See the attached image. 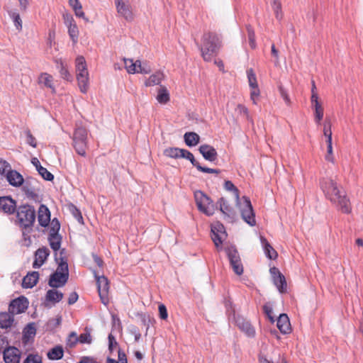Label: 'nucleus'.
<instances>
[{
    "mask_svg": "<svg viewBox=\"0 0 363 363\" xmlns=\"http://www.w3.org/2000/svg\"><path fill=\"white\" fill-rule=\"evenodd\" d=\"M37 171L45 180L52 182L54 179V175L45 167H40Z\"/></svg>",
    "mask_w": 363,
    "mask_h": 363,
    "instance_id": "nucleus-46",
    "label": "nucleus"
},
{
    "mask_svg": "<svg viewBox=\"0 0 363 363\" xmlns=\"http://www.w3.org/2000/svg\"><path fill=\"white\" fill-rule=\"evenodd\" d=\"M182 150L179 147H168L164 150L163 155L170 158H181L179 154H182Z\"/></svg>",
    "mask_w": 363,
    "mask_h": 363,
    "instance_id": "nucleus-40",
    "label": "nucleus"
},
{
    "mask_svg": "<svg viewBox=\"0 0 363 363\" xmlns=\"http://www.w3.org/2000/svg\"><path fill=\"white\" fill-rule=\"evenodd\" d=\"M125 68L129 74H135L139 69V62L136 60L133 62L132 59H124Z\"/></svg>",
    "mask_w": 363,
    "mask_h": 363,
    "instance_id": "nucleus-41",
    "label": "nucleus"
},
{
    "mask_svg": "<svg viewBox=\"0 0 363 363\" xmlns=\"http://www.w3.org/2000/svg\"><path fill=\"white\" fill-rule=\"evenodd\" d=\"M160 318L162 320H166L168 317L167 310L164 304L159 305L158 307Z\"/></svg>",
    "mask_w": 363,
    "mask_h": 363,
    "instance_id": "nucleus-60",
    "label": "nucleus"
},
{
    "mask_svg": "<svg viewBox=\"0 0 363 363\" xmlns=\"http://www.w3.org/2000/svg\"><path fill=\"white\" fill-rule=\"evenodd\" d=\"M37 183V179L33 177H28L24 180L22 190L28 198L33 200L38 199V195L35 192V184Z\"/></svg>",
    "mask_w": 363,
    "mask_h": 363,
    "instance_id": "nucleus-14",
    "label": "nucleus"
},
{
    "mask_svg": "<svg viewBox=\"0 0 363 363\" xmlns=\"http://www.w3.org/2000/svg\"><path fill=\"white\" fill-rule=\"evenodd\" d=\"M224 188L229 191H232L235 196L237 205L239 207L241 218L250 226L256 225L255 213L251 203V201L247 196H242V201L240 200L239 189L233 184L231 181L225 182Z\"/></svg>",
    "mask_w": 363,
    "mask_h": 363,
    "instance_id": "nucleus-3",
    "label": "nucleus"
},
{
    "mask_svg": "<svg viewBox=\"0 0 363 363\" xmlns=\"http://www.w3.org/2000/svg\"><path fill=\"white\" fill-rule=\"evenodd\" d=\"M2 352L5 363H19L21 352L17 347L9 346Z\"/></svg>",
    "mask_w": 363,
    "mask_h": 363,
    "instance_id": "nucleus-13",
    "label": "nucleus"
},
{
    "mask_svg": "<svg viewBox=\"0 0 363 363\" xmlns=\"http://www.w3.org/2000/svg\"><path fill=\"white\" fill-rule=\"evenodd\" d=\"M79 342L82 344H91L92 342V337L90 334V330L86 328L85 332L84 333L80 334V335L78 337H76V339L74 340L73 342L69 344L70 347H73L75 345V344Z\"/></svg>",
    "mask_w": 363,
    "mask_h": 363,
    "instance_id": "nucleus-34",
    "label": "nucleus"
},
{
    "mask_svg": "<svg viewBox=\"0 0 363 363\" xmlns=\"http://www.w3.org/2000/svg\"><path fill=\"white\" fill-rule=\"evenodd\" d=\"M261 243L263 246L264 254L270 259H275L278 257V254L277 251L272 247V246L269 244L267 240L261 236L260 238Z\"/></svg>",
    "mask_w": 363,
    "mask_h": 363,
    "instance_id": "nucleus-27",
    "label": "nucleus"
},
{
    "mask_svg": "<svg viewBox=\"0 0 363 363\" xmlns=\"http://www.w3.org/2000/svg\"><path fill=\"white\" fill-rule=\"evenodd\" d=\"M9 170H11L10 164L5 160H0V174H4Z\"/></svg>",
    "mask_w": 363,
    "mask_h": 363,
    "instance_id": "nucleus-58",
    "label": "nucleus"
},
{
    "mask_svg": "<svg viewBox=\"0 0 363 363\" xmlns=\"http://www.w3.org/2000/svg\"><path fill=\"white\" fill-rule=\"evenodd\" d=\"M179 156L181 158H185L189 160L192 165L198 170L199 169V166H201V164L195 160L194 155L187 150L183 149L182 154H179Z\"/></svg>",
    "mask_w": 363,
    "mask_h": 363,
    "instance_id": "nucleus-38",
    "label": "nucleus"
},
{
    "mask_svg": "<svg viewBox=\"0 0 363 363\" xmlns=\"http://www.w3.org/2000/svg\"><path fill=\"white\" fill-rule=\"evenodd\" d=\"M13 315L11 314L9 312H2L0 313V328L4 329H7L12 325L13 322Z\"/></svg>",
    "mask_w": 363,
    "mask_h": 363,
    "instance_id": "nucleus-30",
    "label": "nucleus"
},
{
    "mask_svg": "<svg viewBox=\"0 0 363 363\" xmlns=\"http://www.w3.org/2000/svg\"><path fill=\"white\" fill-rule=\"evenodd\" d=\"M87 69L86 62L83 56H78L76 58V72Z\"/></svg>",
    "mask_w": 363,
    "mask_h": 363,
    "instance_id": "nucleus-50",
    "label": "nucleus"
},
{
    "mask_svg": "<svg viewBox=\"0 0 363 363\" xmlns=\"http://www.w3.org/2000/svg\"><path fill=\"white\" fill-rule=\"evenodd\" d=\"M36 334V328L34 323H28L23 331V342H27L30 338L34 337Z\"/></svg>",
    "mask_w": 363,
    "mask_h": 363,
    "instance_id": "nucleus-33",
    "label": "nucleus"
},
{
    "mask_svg": "<svg viewBox=\"0 0 363 363\" xmlns=\"http://www.w3.org/2000/svg\"><path fill=\"white\" fill-rule=\"evenodd\" d=\"M9 16L13 20L15 27L18 30H22V21L19 13L16 10L9 11Z\"/></svg>",
    "mask_w": 363,
    "mask_h": 363,
    "instance_id": "nucleus-39",
    "label": "nucleus"
},
{
    "mask_svg": "<svg viewBox=\"0 0 363 363\" xmlns=\"http://www.w3.org/2000/svg\"><path fill=\"white\" fill-rule=\"evenodd\" d=\"M97 291L100 297L101 301L105 306L109 303L108 291H109V281L105 276L96 277Z\"/></svg>",
    "mask_w": 363,
    "mask_h": 363,
    "instance_id": "nucleus-8",
    "label": "nucleus"
},
{
    "mask_svg": "<svg viewBox=\"0 0 363 363\" xmlns=\"http://www.w3.org/2000/svg\"><path fill=\"white\" fill-rule=\"evenodd\" d=\"M38 220L42 227H47L50 221V212L44 204H41L38 209Z\"/></svg>",
    "mask_w": 363,
    "mask_h": 363,
    "instance_id": "nucleus-22",
    "label": "nucleus"
},
{
    "mask_svg": "<svg viewBox=\"0 0 363 363\" xmlns=\"http://www.w3.org/2000/svg\"><path fill=\"white\" fill-rule=\"evenodd\" d=\"M269 271L272 276L273 283L279 291L281 294L286 292L287 285L285 277L275 267H271Z\"/></svg>",
    "mask_w": 363,
    "mask_h": 363,
    "instance_id": "nucleus-10",
    "label": "nucleus"
},
{
    "mask_svg": "<svg viewBox=\"0 0 363 363\" xmlns=\"http://www.w3.org/2000/svg\"><path fill=\"white\" fill-rule=\"evenodd\" d=\"M118 13L123 16L127 21L133 19V14L128 4H125L123 0H115Z\"/></svg>",
    "mask_w": 363,
    "mask_h": 363,
    "instance_id": "nucleus-23",
    "label": "nucleus"
},
{
    "mask_svg": "<svg viewBox=\"0 0 363 363\" xmlns=\"http://www.w3.org/2000/svg\"><path fill=\"white\" fill-rule=\"evenodd\" d=\"M23 363H42V357L37 354H29Z\"/></svg>",
    "mask_w": 363,
    "mask_h": 363,
    "instance_id": "nucleus-53",
    "label": "nucleus"
},
{
    "mask_svg": "<svg viewBox=\"0 0 363 363\" xmlns=\"http://www.w3.org/2000/svg\"><path fill=\"white\" fill-rule=\"evenodd\" d=\"M26 143L30 145V146L35 147L37 145L35 138L32 135L31 132L28 130L26 131Z\"/></svg>",
    "mask_w": 363,
    "mask_h": 363,
    "instance_id": "nucleus-56",
    "label": "nucleus"
},
{
    "mask_svg": "<svg viewBox=\"0 0 363 363\" xmlns=\"http://www.w3.org/2000/svg\"><path fill=\"white\" fill-rule=\"evenodd\" d=\"M219 233H225L224 226L221 223H218L217 227L214 226L211 228V239L217 248H218L223 243V240L220 236Z\"/></svg>",
    "mask_w": 363,
    "mask_h": 363,
    "instance_id": "nucleus-26",
    "label": "nucleus"
},
{
    "mask_svg": "<svg viewBox=\"0 0 363 363\" xmlns=\"http://www.w3.org/2000/svg\"><path fill=\"white\" fill-rule=\"evenodd\" d=\"M234 321L235 325L239 328V329L245 333V334L249 337H254L255 336V328L251 325V323L246 320L243 317L240 315L235 316L234 318Z\"/></svg>",
    "mask_w": 363,
    "mask_h": 363,
    "instance_id": "nucleus-11",
    "label": "nucleus"
},
{
    "mask_svg": "<svg viewBox=\"0 0 363 363\" xmlns=\"http://www.w3.org/2000/svg\"><path fill=\"white\" fill-rule=\"evenodd\" d=\"M320 186L327 199L341 211L342 213L349 214L352 211L350 201L345 191L340 190L335 182L330 179H322Z\"/></svg>",
    "mask_w": 363,
    "mask_h": 363,
    "instance_id": "nucleus-2",
    "label": "nucleus"
},
{
    "mask_svg": "<svg viewBox=\"0 0 363 363\" xmlns=\"http://www.w3.org/2000/svg\"><path fill=\"white\" fill-rule=\"evenodd\" d=\"M247 79L249 82V85L251 88H257L258 86L257 82L256 75L252 69H250L247 70Z\"/></svg>",
    "mask_w": 363,
    "mask_h": 363,
    "instance_id": "nucleus-47",
    "label": "nucleus"
},
{
    "mask_svg": "<svg viewBox=\"0 0 363 363\" xmlns=\"http://www.w3.org/2000/svg\"><path fill=\"white\" fill-rule=\"evenodd\" d=\"M199 151L202 155L203 158L208 162H214L218 159V153L216 150L210 145H201L199 147Z\"/></svg>",
    "mask_w": 363,
    "mask_h": 363,
    "instance_id": "nucleus-17",
    "label": "nucleus"
},
{
    "mask_svg": "<svg viewBox=\"0 0 363 363\" xmlns=\"http://www.w3.org/2000/svg\"><path fill=\"white\" fill-rule=\"evenodd\" d=\"M199 172H203V173H214V174H219L220 172V169H212L206 167L199 166Z\"/></svg>",
    "mask_w": 363,
    "mask_h": 363,
    "instance_id": "nucleus-63",
    "label": "nucleus"
},
{
    "mask_svg": "<svg viewBox=\"0 0 363 363\" xmlns=\"http://www.w3.org/2000/svg\"><path fill=\"white\" fill-rule=\"evenodd\" d=\"M77 79L81 92L85 94L89 88V72L87 69L77 71Z\"/></svg>",
    "mask_w": 363,
    "mask_h": 363,
    "instance_id": "nucleus-19",
    "label": "nucleus"
},
{
    "mask_svg": "<svg viewBox=\"0 0 363 363\" xmlns=\"http://www.w3.org/2000/svg\"><path fill=\"white\" fill-rule=\"evenodd\" d=\"M55 63L61 77L67 81H71L72 77L68 70L67 65L65 64L62 60H56Z\"/></svg>",
    "mask_w": 363,
    "mask_h": 363,
    "instance_id": "nucleus-28",
    "label": "nucleus"
},
{
    "mask_svg": "<svg viewBox=\"0 0 363 363\" xmlns=\"http://www.w3.org/2000/svg\"><path fill=\"white\" fill-rule=\"evenodd\" d=\"M60 229V223L57 218H55L52 220L50 223V228L49 235L52 238H56L59 235V230Z\"/></svg>",
    "mask_w": 363,
    "mask_h": 363,
    "instance_id": "nucleus-43",
    "label": "nucleus"
},
{
    "mask_svg": "<svg viewBox=\"0 0 363 363\" xmlns=\"http://www.w3.org/2000/svg\"><path fill=\"white\" fill-rule=\"evenodd\" d=\"M108 350L111 352H113L114 347L118 345V342H116L114 336L110 333L108 337Z\"/></svg>",
    "mask_w": 363,
    "mask_h": 363,
    "instance_id": "nucleus-59",
    "label": "nucleus"
},
{
    "mask_svg": "<svg viewBox=\"0 0 363 363\" xmlns=\"http://www.w3.org/2000/svg\"><path fill=\"white\" fill-rule=\"evenodd\" d=\"M69 210L72 213V216L80 224H84V219L80 210L74 204L70 203L69 206Z\"/></svg>",
    "mask_w": 363,
    "mask_h": 363,
    "instance_id": "nucleus-45",
    "label": "nucleus"
},
{
    "mask_svg": "<svg viewBox=\"0 0 363 363\" xmlns=\"http://www.w3.org/2000/svg\"><path fill=\"white\" fill-rule=\"evenodd\" d=\"M323 133L327 138L326 140H332L331 123L330 120H325L324 123Z\"/></svg>",
    "mask_w": 363,
    "mask_h": 363,
    "instance_id": "nucleus-51",
    "label": "nucleus"
},
{
    "mask_svg": "<svg viewBox=\"0 0 363 363\" xmlns=\"http://www.w3.org/2000/svg\"><path fill=\"white\" fill-rule=\"evenodd\" d=\"M50 255V250L47 247L38 248L35 252V260L33 263L34 269L40 268L47 260Z\"/></svg>",
    "mask_w": 363,
    "mask_h": 363,
    "instance_id": "nucleus-16",
    "label": "nucleus"
},
{
    "mask_svg": "<svg viewBox=\"0 0 363 363\" xmlns=\"http://www.w3.org/2000/svg\"><path fill=\"white\" fill-rule=\"evenodd\" d=\"M194 198L198 209L206 216H213L217 209V205H218L219 210L228 222L233 223L236 220V211L229 205L225 198H220L215 204L213 200L201 191H195Z\"/></svg>",
    "mask_w": 363,
    "mask_h": 363,
    "instance_id": "nucleus-1",
    "label": "nucleus"
},
{
    "mask_svg": "<svg viewBox=\"0 0 363 363\" xmlns=\"http://www.w3.org/2000/svg\"><path fill=\"white\" fill-rule=\"evenodd\" d=\"M135 315L140 318L142 324L146 327L145 335H147L150 323H152V322H155L154 318L143 312H138Z\"/></svg>",
    "mask_w": 363,
    "mask_h": 363,
    "instance_id": "nucleus-36",
    "label": "nucleus"
},
{
    "mask_svg": "<svg viewBox=\"0 0 363 363\" xmlns=\"http://www.w3.org/2000/svg\"><path fill=\"white\" fill-rule=\"evenodd\" d=\"M69 279V277L60 272H55L50 274L48 285L52 289L64 286Z\"/></svg>",
    "mask_w": 363,
    "mask_h": 363,
    "instance_id": "nucleus-15",
    "label": "nucleus"
},
{
    "mask_svg": "<svg viewBox=\"0 0 363 363\" xmlns=\"http://www.w3.org/2000/svg\"><path fill=\"white\" fill-rule=\"evenodd\" d=\"M157 100L160 104H165L169 101V94L165 86H161L158 90Z\"/></svg>",
    "mask_w": 363,
    "mask_h": 363,
    "instance_id": "nucleus-37",
    "label": "nucleus"
},
{
    "mask_svg": "<svg viewBox=\"0 0 363 363\" xmlns=\"http://www.w3.org/2000/svg\"><path fill=\"white\" fill-rule=\"evenodd\" d=\"M65 254V249L62 248L60 251V257L55 254V259L58 263V266L55 272H60L69 277V268L67 258L63 256Z\"/></svg>",
    "mask_w": 363,
    "mask_h": 363,
    "instance_id": "nucleus-20",
    "label": "nucleus"
},
{
    "mask_svg": "<svg viewBox=\"0 0 363 363\" xmlns=\"http://www.w3.org/2000/svg\"><path fill=\"white\" fill-rule=\"evenodd\" d=\"M6 179L10 185L14 187H19L23 184V176L16 170H9L6 174Z\"/></svg>",
    "mask_w": 363,
    "mask_h": 363,
    "instance_id": "nucleus-21",
    "label": "nucleus"
},
{
    "mask_svg": "<svg viewBox=\"0 0 363 363\" xmlns=\"http://www.w3.org/2000/svg\"><path fill=\"white\" fill-rule=\"evenodd\" d=\"M224 250L234 273L238 276L242 275L244 268L236 247L235 245L228 246L224 248Z\"/></svg>",
    "mask_w": 363,
    "mask_h": 363,
    "instance_id": "nucleus-7",
    "label": "nucleus"
},
{
    "mask_svg": "<svg viewBox=\"0 0 363 363\" xmlns=\"http://www.w3.org/2000/svg\"><path fill=\"white\" fill-rule=\"evenodd\" d=\"M17 207L16 201L11 196H0V210L4 213L12 215Z\"/></svg>",
    "mask_w": 363,
    "mask_h": 363,
    "instance_id": "nucleus-12",
    "label": "nucleus"
},
{
    "mask_svg": "<svg viewBox=\"0 0 363 363\" xmlns=\"http://www.w3.org/2000/svg\"><path fill=\"white\" fill-rule=\"evenodd\" d=\"M39 279V273L38 272H28L26 277H23L22 281V286L25 289H31L35 286Z\"/></svg>",
    "mask_w": 363,
    "mask_h": 363,
    "instance_id": "nucleus-25",
    "label": "nucleus"
},
{
    "mask_svg": "<svg viewBox=\"0 0 363 363\" xmlns=\"http://www.w3.org/2000/svg\"><path fill=\"white\" fill-rule=\"evenodd\" d=\"M88 130L82 123H77L72 136V145L77 153L81 156H86L87 148Z\"/></svg>",
    "mask_w": 363,
    "mask_h": 363,
    "instance_id": "nucleus-6",
    "label": "nucleus"
},
{
    "mask_svg": "<svg viewBox=\"0 0 363 363\" xmlns=\"http://www.w3.org/2000/svg\"><path fill=\"white\" fill-rule=\"evenodd\" d=\"M118 362L120 363H128L126 354L121 348L118 350Z\"/></svg>",
    "mask_w": 363,
    "mask_h": 363,
    "instance_id": "nucleus-64",
    "label": "nucleus"
},
{
    "mask_svg": "<svg viewBox=\"0 0 363 363\" xmlns=\"http://www.w3.org/2000/svg\"><path fill=\"white\" fill-rule=\"evenodd\" d=\"M68 33L73 43H77L79 38V30L76 23L68 26Z\"/></svg>",
    "mask_w": 363,
    "mask_h": 363,
    "instance_id": "nucleus-44",
    "label": "nucleus"
},
{
    "mask_svg": "<svg viewBox=\"0 0 363 363\" xmlns=\"http://www.w3.org/2000/svg\"><path fill=\"white\" fill-rule=\"evenodd\" d=\"M272 8L276 15V18L277 19H281L282 18V14L281 12V5L279 0H272Z\"/></svg>",
    "mask_w": 363,
    "mask_h": 363,
    "instance_id": "nucleus-49",
    "label": "nucleus"
},
{
    "mask_svg": "<svg viewBox=\"0 0 363 363\" xmlns=\"http://www.w3.org/2000/svg\"><path fill=\"white\" fill-rule=\"evenodd\" d=\"M247 30L250 46L251 47L252 49H255L256 48L255 32L250 26H247Z\"/></svg>",
    "mask_w": 363,
    "mask_h": 363,
    "instance_id": "nucleus-48",
    "label": "nucleus"
},
{
    "mask_svg": "<svg viewBox=\"0 0 363 363\" xmlns=\"http://www.w3.org/2000/svg\"><path fill=\"white\" fill-rule=\"evenodd\" d=\"M28 300L24 296L13 299L9 306V312L12 315L24 313L28 307Z\"/></svg>",
    "mask_w": 363,
    "mask_h": 363,
    "instance_id": "nucleus-9",
    "label": "nucleus"
},
{
    "mask_svg": "<svg viewBox=\"0 0 363 363\" xmlns=\"http://www.w3.org/2000/svg\"><path fill=\"white\" fill-rule=\"evenodd\" d=\"M164 79V74L162 72H156L150 76V77L145 81V85L146 86H151L154 85H158L161 83Z\"/></svg>",
    "mask_w": 363,
    "mask_h": 363,
    "instance_id": "nucleus-35",
    "label": "nucleus"
},
{
    "mask_svg": "<svg viewBox=\"0 0 363 363\" xmlns=\"http://www.w3.org/2000/svg\"><path fill=\"white\" fill-rule=\"evenodd\" d=\"M64 355V349L61 345H56L52 349H50L48 354L47 357L50 360H60L62 359Z\"/></svg>",
    "mask_w": 363,
    "mask_h": 363,
    "instance_id": "nucleus-29",
    "label": "nucleus"
},
{
    "mask_svg": "<svg viewBox=\"0 0 363 363\" xmlns=\"http://www.w3.org/2000/svg\"><path fill=\"white\" fill-rule=\"evenodd\" d=\"M327 143V155H325V160L329 162H333V146L332 140H326Z\"/></svg>",
    "mask_w": 363,
    "mask_h": 363,
    "instance_id": "nucleus-57",
    "label": "nucleus"
},
{
    "mask_svg": "<svg viewBox=\"0 0 363 363\" xmlns=\"http://www.w3.org/2000/svg\"><path fill=\"white\" fill-rule=\"evenodd\" d=\"M138 62H139V69L136 73L149 74L151 72V67L147 63H142L140 60H138Z\"/></svg>",
    "mask_w": 363,
    "mask_h": 363,
    "instance_id": "nucleus-55",
    "label": "nucleus"
},
{
    "mask_svg": "<svg viewBox=\"0 0 363 363\" xmlns=\"http://www.w3.org/2000/svg\"><path fill=\"white\" fill-rule=\"evenodd\" d=\"M48 241L50 245V247L53 251L57 252L60 249L62 236L60 235H57L56 238H52L50 235H48ZM57 252H55L56 254Z\"/></svg>",
    "mask_w": 363,
    "mask_h": 363,
    "instance_id": "nucleus-42",
    "label": "nucleus"
},
{
    "mask_svg": "<svg viewBox=\"0 0 363 363\" xmlns=\"http://www.w3.org/2000/svg\"><path fill=\"white\" fill-rule=\"evenodd\" d=\"M41 82L48 88H52V77L47 73L41 74Z\"/></svg>",
    "mask_w": 363,
    "mask_h": 363,
    "instance_id": "nucleus-52",
    "label": "nucleus"
},
{
    "mask_svg": "<svg viewBox=\"0 0 363 363\" xmlns=\"http://www.w3.org/2000/svg\"><path fill=\"white\" fill-rule=\"evenodd\" d=\"M201 41V44L196 41L201 57L204 61L211 62L218 55L222 46L221 38L216 33L206 32L202 35Z\"/></svg>",
    "mask_w": 363,
    "mask_h": 363,
    "instance_id": "nucleus-4",
    "label": "nucleus"
},
{
    "mask_svg": "<svg viewBox=\"0 0 363 363\" xmlns=\"http://www.w3.org/2000/svg\"><path fill=\"white\" fill-rule=\"evenodd\" d=\"M63 298V294L57 290L50 289L47 291L45 301L53 303L60 302Z\"/></svg>",
    "mask_w": 363,
    "mask_h": 363,
    "instance_id": "nucleus-32",
    "label": "nucleus"
},
{
    "mask_svg": "<svg viewBox=\"0 0 363 363\" xmlns=\"http://www.w3.org/2000/svg\"><path fill=\"white\" fill-rule=\"evenodd\" d=\"M279 90L281 97L285 101L286 104L289 105L290 102H291L290 99H289V96L286 91L285 90V89L282 86H279Z\"/></svg>",
    "mask_w": 363,
    "mask_h": 363,
    "instance_id": "nucleus-62",
    "label": "nucleus"
},
{
    "mask_svg": "<svg viewBox=\"0 0 363 363\" xmlns=\"http://www.w3.org/2000/svg\"><path fill=\"white\" fill-rule=\"evenodd\" d=\"M186 145L189 147L196 146L200 141V136L194 132H187L184 135Z\"/></svg>",
    "mask_w": 363,
    "mask_h": 363,
    "instance_id": "nucleus-31",
    "label": "nucleus"
},
{
    "mask_svg": "<svg viewBox=\"0 0 363 363\" xmlns=\"http://www.w3.org/2000/svg\"><path fill=\"white\" fill-rule=\"evenodd\" d=\"M277 326L282 334H288L291 332L289 318L286 313L279 315L277 318Z\"/></svg>",
    "mask_w": 363,
    "mask_h": 363,
    "instance_id": "nucleus-24",
    "label": "nucleus"
},
{
    "mask_svg": "<svg viewBox=\"0 0 363 363\" xmlns=\"http://www.w3.org/2000/svg\"><path fill=\"white\" fill-rule=\"evenodd\" d=\"M311 102L312 108L315 111V121L317 124H320L323 118L324 109L318 101V96H315V95L311 96Z\"/></svg>",
    "mask_w": 363,
    "mask_h": 363,
    "instance_id": "nucleus-18",
    "label": "nucleus"
},
{
    "mask_svg": "<svg viewBox=\"0 0 363 363\" xmlns=\"http://www.w3.org/2000/svg\"><path fill=\"white\" fill-rule=\"evenodd\" d=\"M16 212L19 226L23 230H31L36 217L35 208L27 203L21 204L17 207Z\"/></svg>",
    "mask_w": 363,
    "mask_h": 363,
    "instance_id": "nucleus-5",
    "label": "nucleus"
},
{
    "mask_svg": "<svg viewBox=\"0 0 363 363\" xmlns=\"http://www.w3.org/2000/svg\"><path fill=\"white\" fill-rule=\"evenodd\" d=\"M224 303H225V308H226V313L229 315H233V318H234L236 315H235V309H234V307H233V302L231 301V300L230 298H225Z\"/></svg>",
    "mask_w": 363,
    "mask_h": 363,
    "instance_id": "nucleus-54",
    "label": "nucleus"
},
{
    "mask_svg": "<svg viewBox=\"0 0 363 363\" xmlns=\"http://www.w3.org/2000/svg\"><path fill=\"white\" fill-rule=\"evenodd\" d=\"M63 19L65 24L68 27L72 25V23H76L73 16L69 13H65L63 14Z\"/></svg>",
    "mask_w": 363,
    "mask_h": 363,
    "instance_id": "nucleus-61",
    "label": "nucleus"
}]
</instances>
